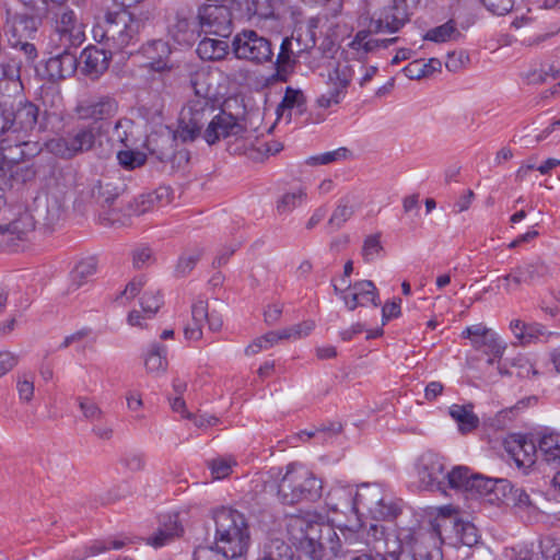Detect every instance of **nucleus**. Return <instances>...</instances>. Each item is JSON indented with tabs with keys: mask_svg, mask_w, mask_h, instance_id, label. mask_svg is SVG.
I'll list each match as a JSON object with an SVG mask.
<instances>
[{
	"mask_svg": "<svg viewBox=\"0 0 560 560\" xmlns=\"http://www.w3.org/2000/svg\"><path fill=\"white\" fill-rule=\"evenodd\" d=\"M214 546L231 559L244 556L249 546V530L245 516L236 510L221 508L213 514Z\"/></svg>",
	"mask_w": 560,
	"mask_h": 560,
	"instance_id": "f257e3e1",
	"label": "nucleus"
},
{
	"mask_svg": "<svg viewBox=\"0 0 560 560\" xmlns=\"http://www.w3.org/2000/svg\"><path fill=\"white\" fill-rule=\"evenodd\" d=\"M323 482L307 468L290 464L277 485V495L283 504L315 501L322 495Z\"/></svg>",
	"mask_w": 560,
	"mask_h": 560,
	"instance_id": "f03ea898",
	"label": "nucleus"
},
{
	"mask_svg": "<svg viewBox=\"0 0 560 560\" xmlns=\"http://www.w3.org/2000/svg\"><path fill=\"white\" fill-rule=\"evenodd\" d=\"M102 127L90 124L73 128L62 136L50 139L46 147L54 155L70 160L101 145Z\"/></svg>",
	"mask_w": 560,
	"mask_h": 560,
	"instance_id": "7ed1b4c3",
	"label": "nucleus"
},
{
	"mask_svg": "<svg viewBox=\"0 0 560 560\" xmlns=\"http://www.w3.org/2000/svg\"><path fill=\"white\" fill-rule=\"evenodd\" d=\"M416 528H399L396 534L384 535L383 527L371 525L368 532L369 540L375 558L380 560H402L406 551L410 549L413 541H420L421 536Z\"/></svg>",
	"mask_w": 560,
	"mask_h": 560,
	"instance_id": "20e7f679",
	"label": "nucleus"
},
{
	"mask_svg": "<svg viewBox=\"0 0 560 560\" xmlns=\"http://www.w3.org/2000/svg\"><path fill=\"white\" fill-rule=\"evenodd\" d=\"M5 115L9 128L5 141L18 148L28 145V138L38 122V106L27 100L10 105L5 102Z\"/></svg>",
	"mask_w": 560,
	"mask_h": 560,
	"instance_id": "39448f33",
	"label": "nucleus"
},
{
	"mask_svg": "<svg viewBox=\"0 0 560 560\" xmlns=\"http://www.w3.org/2000/svg\"><path fill=\"white\" fill-rule=\"evenodd\" d=\"M393 7L382 11L377 18L363 14L359 19L362 27L355 35H374L381 32H399L408 21L409 11L419 0H393Z\"/></svg>",
	"mask_w": 560,
	"mask_h": 560,
	"instance_id": "423d86ee",
	"label": "nucleus"
},
{
	"mask_svg": "<svg viewBox=\"0 0 560 560\" xmlns=\"http://www.w3.org/2000/svg\"><path fill=\"white\" fill-rule=\"evenodd\" d=\"M360 511L374 520H393L399 514V506L390 494L377 483H363L357 489Z\"/></svg>",
	"mask_w": 560,
	"mask_h": 560,
	"instance_id": "0eeeda50",
	"label": "nucleus"
},
{
	"mask_svg": "<svg viewBox=\"0 0 560 560\" xmlns=\"http://www.w3.org/2000/svg\"><path fill=\"white\" fill-rule=\"evenodd\" d=\"M214 110L210 97H194L183 108L179 118L178 138L184 141H194L201 133V129Z\"/></svg>",
	"mask_w": 560,
	"mask_h": 560,
	"instance_id": "6e6552de",
	"label": "nucleus"
},
{
	"mask_svg": "<svg viewBox=\"0 0 560 560\" xmlns=\"http://www.w3.org/2000/svg\"><path fill=\"white\" fill-rule=\"evenodd\" d=\"M353 69L347 61H337L328 70L324 91L317 96V107L327 109L338 105L346 97L348 88L353 78Z\"/></svg>",
	"mask_w": 560,
	"mask_h": 560,
	"instance_id": "1a4fd4ad",
	"label": "nucleus"
},
{
	"mask_svg": "<svg viewBox=\"0 0 560 560\" xmlns=\"http://www.w3.org/2000/svg\"><path fill=\"white\" fill-rule=\"evenodd\" d=\"M323 524L311 516L290 517L288 534L293 545L311 558L317 556L320 547Z\"/></svg>",
	"mask_w": 560,
	"mask_h": 560,
	"instance_id": "9d476101",
	"label": "nucleus"
},
{
	"mask_svg": "<svg viewBox=\"0 0 560 560\" xmlns=\"http://www.w3.org/2000/svg\"><path fill=\"white\" fill-rule=\"evenodd\" d=\"M144 22L126 9L108 11L97 19L94 35H135L144 31Z\"/></svg>",
	"mask_w": 560,
	"mask_h": 560,
	"instance_id": "9b49d317",
	"label": "nucleus"
},
{
	"mask_svg": "<svg viewBox=\"0 0 560 560\" xmlns=\"http://www.w3.org/2000/svg\"><path fill=\"white\" fill-rule=\"evenodd\" d=\"M246 133L247 128L242 119L222 110L209 120L202 138L209 145H213L221 140L242 139Z\"/></svg>",
	"mask_w": 560,
	"mask_h": 560,
	"instance_id": "f8f14e48",
	"label": "nucleus"
},
{
	"mask_svg": "<svg viewBox=\"0 0 560 560\" xmlns=\"http://www.w3.org/2000/svg\"><path fill=\"white\" fill-rule=\"evenodd\" d=\"M416 469L421 487L431 491H445V463L439 454L424 452L417 459Z\"/></svg>",
	"mask_w": 560,
	"mask_h": 560,
	"instance_id": "ddd939ff",
	"label": "nucleus"
},
{
	"mask_svg": "<svg viewBox=\"0 0 560 560\" xmlns=\"http://www.w3.org/2000/svg\"><path fill=\"white\" fill-rule=\"evenodd\" d=\"M199 35H230L232 14L225 5L206 4L197 15Z\"/></svg>",
	"mask_w": 560,
	"mask_h": 560,
	"instance_id": "4468645a",
	"label": "nucleus"
},
{
	"mask_svg": "<svg viewBox=\"0 0 560 560\" xmlns=\"http://www.w3.org/2000/svg\"><path fill=\"white\" fill-rule=\"evenodd\" d=\"M462 338L469 339L475 350L487 355L502 357L506 349L498 334L482 323L466 327L462 331Z\"/></svg>",
	"mask_w": 560,
	"mask_h": 560,
	"instance_id": "2eb2a0df",
	"label": "nucleus"
},
{
	"mask_svg": "<svg viewBox=\"0 0 560 560\" xmlns=\"http://www.w3.org/2000/svg\"><path fill=\"white\" fill-rule=\"evenodd\" d=\"M118 103L110 96L91 97L80 101L74 112L81 120H92L96 122L109 119L118 113Z\"/></svg>",
	"mask_w": 560,
	"mask_h": 560,
	"instance_id": "dca6fc26",
	"label": "nucleus"
},
{
	"mask_svg": "<svg viewBox=\"0 0 560 560\" xmlns=\"http://www.w3.org/2000/svg\"><path fill=\"white\" fill-rule=\"evenodd\" d=\"M334 291L341 295L348 310L353 311L358 306H365L372 303L374 306L380 304L378 292L371 280H361L349 284L345 291L334 285Z\"/></svg>",
	"mask_w": 560,
	"mask_h": 560,
	"instance_id": "f3484780",
	"label": "nucleus"
},
{
	"mask_svg": "<svg viewBox=\"0 0 560 560\" xmlns=\"http://www.w3.org/2000/svg\"><path fill=\"white\" fill-rule=\"evenodd\" d=\"M233 51L238 59L262 62L272 55L271 45L267 37H234Z\"/></svg>",
	"mask_w": 560,
	"mask_h": 560,
	"instance_id": "a211bd4d",
	"label": "nucleus"
},
{
	"mask_svg": "<svg viewBox=\"0 0 560 560\" xmlns=\"http://www.w3.org/2000/svg\"><path fill=\"white\" fill-rule=\"evenodd\" d=\"M343 42L348 39V43H345L341 47V56L343 57L342 61H347L349 63V59L353 60H362L368 55L374 52L378 47H388L396 43L397 37H390L388 39H374L371 37H343Z\"/></svg>",
	"mask_w": 560,
	"mask_h": 560,
	"instance_id": "6ab92c4d",
	"label": "nucleus"
},
{
	"mask_svg": "<svg viewBox=\"0 0 560 560\" xmlns=\"http://www.w3.org/2000/svg\"><path fill=\"white\" fill-rule=\"evenodd\" d=\"M469 485L470 495L485 498L491 504L504 502V491L509 490V480L487 478L478 474L470 479Z\"/></svg>",
	"mask_w": 560,
	"mask_h": 560,
	"instance_id": "aec40b11",
	"label": "nucleus"
},
{
	"mask_svg": "<svg viewBox=\"0 0 560 560\" xmlns=\"http://www.w3.org/2000/svg\"><path fill=\"white\" fill-rule=\"evenodd\" d=\"M104 39L105 37H102L97 45H89L81 54L84 73L94 79L107 70L112 59V51L107 50Z\"/></svg>",
	"mask_w": 560,
	"mask_h": 560,
	"instance_id": "412c9836",
	"label": "nucleus"
},
{
	"mask_svg": "<svg viewBox=\"0 0 560 560\" xmlns=\"http://www.w3.org/2000/svg\"><path fill=\"white\" fill-rule=\"evenodd\" d=\"M505 451L518 467H530L537 457V446L533 440L521 434H512L504 441Z\"/></svg>",
	"mask_w": 560,
	"mask_h": 560,
	"instance_id": "4be33fe9",
	"label": "nucleus"
},
{
	"mask_svg": "<svg viewBox=\"0 0 560 560\" xmlns=\"http://www.w3.org/2000/svg\"><path fill=\"white\" fill-rule=\"evenodd\" d=\"M326 504L334 512H360V503L357 502V491H353L347 485L338 483L334 486L327 493Z\"/></svg>",
	"mask_w": 560,
	"mask_h": 560,
	"instance_id": "5701e85b",
	"label": "nucleus"
},
{
	"mask_svg": "<svg viewBox=\"0 0 560 560\" xmlns=\"http://www.w3.org/2000/svg\"><path fill=\"white\" fill-rule=\"evenodd\" d=\"M417 536H421V540L413 541L410 549L404 555L402 560H441L438 549L429 550V542L434 540V530L418 528Z\"/></svg>",
	"mask_w": 560,
	"mask_h": 560,
	"instance_id": "b1692460",
	"label": "nucleus"
},
{
	"mask_svg": "<svg viewBox=\"0 0 560 560\" xmlns=\"http://www.w3.org/2000/svg\"><path fill=\"white\" fill-rule=\"evenodd\" d=\"M166 353L167 349L163 345L154 342L150 346L143 354L144 369L149 375L159 377L166 373L168 365Z\"/></svg>",
	"mask_w": 560,
	"mask_h": 560,
	"instance_id": "393cba45",
	"label": "nucleus"
},
{
	"mask_svg": "<svg viewBox=\"0 0 560 560\" xmlns=\"http://www.w3.org/2000/svg\"><path fill=\"white\" fill-rule=\"evenodd\" d=\"M474 406L454 404L450 407V416L457 422L463 434L469 433L479 425V418L474 413Z\"/></svg>",
	"mask_w": 560,
	"mask_h": 560,
	"instance_id": "a878e982",
	"label": "nucleus"
},
{
	"mask_svg": "<svg viewBox=\"0 0 560 560\" xmlns=\"http://www.w3.org/2000/svg\"><path fill=\"white\" fill-rule=\"evenodd\" d=\"M145 56L152 60L151 66L154 70H163L166 68V59L171 55V46L167 40L160 37L150 40L144 46Z\"/></svg>",
	"mask_w": 560,
	"mask_h": 560,
	"instance_id": "bb28decb",
	"label": "nucleus"
},
{
	"mask_svg": "<svg viewBox=\"0 0 560 560\" xmlns=\"http://www.w3.org/2000/svg\"><path fill=\"white\" fill-rule=\"evenodd\" d=\"M355 212L354 198L345 196L338 201V205L334 209L330 218L327 221V228L330 231L339 230L348 222Z\"/></svg>",
	"mask_w": 560,
	"mask_h": 560,
	"instance_id": "cd10ccee",
	"label": "nucleus"
},
{
	"mask_svg": "<svg viewBox=\"0 0 560 560\" xmlns=\"http://www.w3.org/2000/svg\"><path fill=\"white\" fill-rule=\"evenodd\" d=\"M192 325H188L184 332L188 340H200L202 337V325L208 318V302L199 299L191 306Z\"/></svg>",
	"mask_w": 560,
	"mask_h": 560,
	"instance_id": "c85d7f7f",
	"label": "nucleus"
},
{
	"mask_svg": "<svg viewBox=\"0 0 560 560\" xmlns=\"http://www.w3.org/2000/svg\"><path fill=\"white\" fill-rule=\"evenodd\" d=\"M230 45L226 40L214 37H203L198 46L197 54L203 60H220L229 52Z\"/></svg>",
	"mask_w": 560,
	"mask_h": 560,
	"instance_id": "c756f323",
	"label": "nucleus"
},
{
	"mask_svg": "<svg viewBox=\"0 0 560 560\" xmlns=\"http://www.w3.org/2000/svg\"><path fill=\"white\" fill-rule=\"evenodd\" d=\"M538 452L548 465L553 468L560 467V435L555 433L542 435L537 447Z\"/></svg>",
	"mask_w": 560,
	"mask_h": 560,
	"instance_id": "7c9ffc66",
	"label": "nucleus"
},
{
	"mask_svg": "<svg viewBox=\"0 0 560 560\" xmlns=\"http://www.w3.org/2000/svg\"><path fill=\"white\" fill-rule=\"evenodd\" d=\"M441 61L436 58H431L428 61L423 59H416L406 66L402 71L410 80H420L432 75L435 71L441 69Z\"/></svg>",
	"mask_w": 560,
	"mask_h": 560,
	"instance_id": "2f4dec72",
	"label": "nucleus"
},
{
	"mask_svg": "<svg viewBox=\"0 0 560 560\" xmlns=\"http://www.w3.org/2000/svg\"><path fill=\"white\" fill-rule=\"evenodd\" d=\"M15 389L20 402L28 405L35 396V373L30 370L19 371L15 375Z\"/></svg>",
	"mask_w": 560,
	"mask_h": 560,
	"instance_id": "473e14b6",
	"label": "nucleus"
},
{
	"mask_svg": "<svg viewBox=\"0 0 560 560\" xmlns=\"http://www.w3.org/2000/svg\"><path fill=\"white\" fill-rule=\"evenodd\" d=\"M307 199L305 188L299 187L296 189L284 192L277 201V212L280 215H287L296 208L301 207Z\"/></svg>",
	"mask_w": 560,
	"mask_h": 560,
	"instance_id": "72a5a7b5",
	"label": "nucleus"
},
{
	"mask_svg": "<svg viewBox=\"0 0 560 560\" xmlns=\"http://www.w3.org/2000/svg\"><path fill=\"white\" fill-rule=\"evenodd\" d=\"M525 283H530L538 279L547 278L552 275L551 266L541 258H536L524 266H518Z\"/></svg>",
	"mask_w": 560,
	"mask_h": 560,
	"instance_id": "f704fd0d",
	"label": "nucleus"
},
{
	"mask_svg": "<svg viewBox=\"0 0 560 560\" xmlns=\"http://www.w3.org/2000/svg\"><path fill=\"white\" fill-rule=\"evenodd\" d=\"M257 560H292V550L281 539H271L266 542Z\"/></svg>",
	"mask_w": 560,
	"mask_h": 560,
	"instance_id": "c9c22d12",
	"label": "nucleus"
},
{
	"mask_svg": "<svg viewBox=\"0 0 560 560\" xmlns=\"http://www.w3.org/2000/svg\"><path fill=\"white\" fill-rule=\"evenodd\" d=\"M455 545L472 547L479 542L480 536L477 527L465 521H457L454 524Z\"/></svg>",
	"mask_w": 560,
	"mask_h": 560,
	"instance_id": "e433bc0d",
	"label": "nucleus"
},
{
	"mask_svg": "<svg viewBox=\"0 0 560 560\" xmlns=\"http://www.w3.org/2000/svg\"><path fill=\"white\" fill-rule=\"evenodd\" d=\"M514 337L522 345L532 342L534 339L544 335L542 327L534 324H526L521 319H513L510 324Z\"/></svg>",
	"mask_w": 560,
	"mask_h": 560,
	"instance_id": "4c0bfd02",
	"label": "nucleus"
},
{
	"mask_svg": "<svg viewBox=\"0 0 560 560\" xmlns=\"http://www.w3.org/2000/svg\"><path fill=\"white\" fill-rule=\"evenodd\" d=\"M316 44V37H284L280 51H284L290 57L299 56L305 51L312 54V48H315Z\"/></svg>",
	"mask_w": 560,
	"mask_h": 560,
	"instance_id": "58836bf2",
	"label": "nucleus"
},
{
	"mask_svg": "<svg viewBox=\"0 0 560 560\" xmlns=\"http://www.w3.org/2000/svg\"><path fill=\"white\" fill-rule=\"evenodd\" d=\"M476 474H470L469 469L465 466H456L451 471L446 472L445 487L468 493L470 488V479Z\"/></svg>",
	"mask_w": 560,
	"mask_h": 560,
	"instance_id": "ea45409f",
	"label": "nucleus"
},
{
	"mask_svg": "<svg viewBox=\"0 0 560 560\" xmlns=\"http://www.w3.org/2000/svg\"><path fill=\"white\" fill-rule=\"evenodd\" d=\"M96 268L97 262L93 257L79 261L71 272V285L79 289L96 272Z\"/></svg>",
	"mask_w": 560,
	"mask_h": 560,
	"instance_id": "a19ab883",
	"label": "nucleus"
},
{
	"mask_svg": "<svg viewBox=\"0 0 560 560\" xmlns=\"http://www.w3.org/2000/svg\"><path fill=\"white\" fill-rule=\"evenodd\" d=\"M12 35H25L37 32L39 20L26 14H15L9 21Z\"/></svg>",
	"mask_w": 560,
	"mask_h": 560,
	"instance_id": "79ce46f5",
	"label": "nucleus"
},
{
	"mask_svg": "<svg viewBox=\"0 0 560 560\" xmlns=\"http://www.w3.org/2000/svg\"><path fill=\"white\" fill-rule=\"evenodd\" d=\"M521 271L517 266L513 268L511 272L499 277L497 279L498 285L495 292L509 295L517 291L522 283H525Z\"/></svg>",
	"mask_w": 560,
	"mask_h": 560,
	"instance_id": "37998d69",
	"label": "nucleus"
},
{
	"mask_svg": "<svg viewBox=\"0 0 560 560\" xmlns=\"http://www.w3.org/2000/svg\"><path fill=\"white\" fill-rule=\"evenodd\" d=\"M8 159L9 156L4 155V160ZM14 159V156H10V162L5 163L3 166V168L7 167V172L9 173L12 180L16 183H26L33 179L35 176V171L24 163L13 162Z\"/></svg>",
	"mask_w": 560,
	"mask_h": 560,
	"instance_id": "c03bdc74",
	"label": "nucleus"
},
{
	"mask_svg": "<svg viewBox=\"0 0 560 560\" xmlns=\"http://www.w3.org/2000/svg\"><path fill=\"white\" fill-rule=\"evenodd\" d=\"M306 97L302 90L288 86L284 96L278 106L277 112L298 108L300 112L304 110Z\"/></svg>",
	"mask_w": 560,
	"mask_h": 560,
	"instance_id": "a18cd8bd",
	"label": "nucleus"
},
{
	"mask_svg": "<svg viewBox=\"0 0 560 560\" xmlns=\"http://www.w3.org/2000/svg\"><path fill=\"white\" fill-rule=\"evenodd\" d=\"M119 464L124 469L132 474L143 472L147 469L145 455L137 451L124 453L119 459Z\"/></svg>",
	"mask_w": 560,
	"mask_h": 560,
	"instance_id": "49530a36",
	"label": "nucleus"
},
{
	"mask_svg": "<svg viewBox=\"0 0 560 560\" xmlns=\"http://www.w3.org/2000/svg\"><path fill=\"white\" fill-rule=\"evenodd\" d=\"M202 255L203 249L200 247H194L185 250L178 259L176 272L180 276H186L195 268Z\"/></svg>",
	"mask_w": 560,
	"mask_h": 560,
	"instance_id": "de8ad7c7",
	"label": "nucleus"
},
{
	"mask_svg": "<svg viewBox=\"0 0 560 560\" xmlns=\"http://www.w3.org/2000/svg\"><path fill=\"white\" fill-rule=\"evenodd\" d=\"M282 340L281 332L279 331H269L264 336L256 338L245 350L246 354L254 355L260 352L261 350H267L273 347L276 343Z\"/></svg>",
	"mask_w": 560,
	"mask_h": 560,
	"instance_id": "09e8293b",
	"label": "nucleus"
},
{
	"mask_svg": "<svg viewBox=\"0 0 560 560\" xmlns=\"http://www.w3.org/2000/svg\"><path fill=\"white\" fill-rule=\"evenodd\" d=\"M350 154L351 153L347 148H338L334 151L310 156L306 159L305 163L311 166L327 165L336 161L347 160Z\"/></svg>",
	"mask_w": 560,
	"mask_h": 560,
	"instance_id": "8fccbe9b",
	"label": "nucleus"
},
{
	"mask_svg": "<svg viewBox=\"0 0 560 560\" xmlns=\"http://www.w3.org/2000/svg\"><path fill=\"white\" fill-rule=\"evenodd\" d=\"M315 328L313 320H304L280 330L282 340H298L307 337Z\"/></svg>",
	"mask_w": 560,
	"mask_h": 560,
	"instance_id": "3c124183",
	"label": "nucleus"
},
{
	"mask_svg": "<svg viewBox=\"0 0 560 560\" xmlns=\"http://www.w3.org/2000/svg\"><path fill=\"white\" fill-rule=\"evenodd\" d=\"M236 462L231 457H218L208 462V467L214 479H223L232 472Z\"/></svg>",
	"mask_w": 560,
	"mask_h": 560,
	"instance_id": "603ef678",
	"label": "nucleus"
},
{
	"mask_svg": "<svg viewBox=\"0 0 560 560\" xmlns=\"http://www.w3.org/2000/svg\"><path fill=\"white\" fill-rule=\"evenodd\" d=\"M210 75L206 71H198L191 75V85L195 91V97H210L213 98L214 94L210 89Z\"/></svg>",
	"mask_w": 560,
	"mask_h": 560,
	"instance_id": "864d4df0",
	"label": "nucleus"
},
{
	"mask_svg": "<svg viewBox=\"0 0 560 560\" xmlns=\"http://www.w3.org/2000/svg\"><path fill=\"white\" fill-rule=\"evenodd\" d=\"M117 159H118L119 164L127 170H133V168L140 167L147 161V156L144 153L139 152V151H132V150L119 151L117 153Z\"/></svg>",
	"mask_w": 560,
	"mask_h": 560,
	"instance_id": "5fc2aeb1",
	"label": "nucleus"
},
{
	"mask_svg": "<svg viewBox=\"0 0 560 560\" xmlns=\"http://www.w3.org/2000/svg\"><path fill=\"white\" fill-rule=\"evenodd\" d=\"M382 250L381 233L371 234L364 238L362 246V257L364 261H372Z\"/></svg>",
	"mask_w": 560,
	"mask_h": 560,
	"instance_id": "6e6d98bb",
	"label": "nucleus"
},
{
	"mask_svg": "<svg viewBox=\"0 0 560 560\" xmlns=\"http://www.w3.org/2000/svg\"><path fill=\"white\" fill-rule=\"evenodd\" d=\"M142 313L152 318L162 305V298L152 290L145 291L140 299Z\"/></svg>",
	"mask_w": 560,
	"mask_h": 560,
	"instance_id": "4d7b16f0",
	"label": "nucleus"
},
{
	"mask_svg": "<svg viewBox=\"0 0 560 560\" xmlns=\"http://www.w3.org/2000/svg\"><path fill=\"white\" fill-rule=\"evenodd\" d=\"M34 231V224L31 217L24 215L10 223L8 232L10 235H15L18 240L23 241L30 233Z\"/></svg>",
	"mask_w": 560,
	"mask_h": 560,
	"instance_id": "13d9d810",
	"label": "nucleus"
},
{
	"mask_svg": "<svg viewBox=\"0 0 560 560\" xmlns=\"http://www.w3.org/2000/svg\"><path fill=\"white\" fill-rule=\"evenodd\" d=\"M511 501L520 509H528L532 506L529 494L522 488H514L509 482V490L504 491V502Z\"/></svg>",
	"mask_w": 560,
	"mask_h": 560,
	"instance_id": "bf43d9fd",
	"label": "nucleus"
},
{
	"mask_svg": "<svg viewBox=\"0 0 560 560\" xmlns=\"http://www.w3.org/2000/svg\"><path fill=\"white\" fill-rule=\"evenodd\" d=\"M316 46L312 48V55L314 57H334V55L338 51L339 48L342 47L341 44H337L334 37H316Z\"/></svg>",
	"mask_w": 560,
	"mask_h": 560,
	"instance_id": "052dcab7",
	"label": "nucleus"
},
{
	"mask_svg": "<svg viewBox=\"0 0 560 560\" xmlns=\"http://www.w3.org/2000/svg\"><path fill=\"white\" fill-rule=\"evenodd\" d=\"M167 194L168 191L166 188H160L152 194L141 196L136 201L135 212L137 214H143L148 212L150 209H152L155 202L160 201L163 196H167Z\"/></svg>",
	"mask_w": 560,
	"mask_h": 560,
	"instance_id": "680f3d73",
	"label": "nucleus"
},
{
	"mask_svg": "<svg viewBox=\"0 0 560 560\" xmlns=\"http://www.w3.org/2000/svg\"><path fill=\"white\" fill-rule=\"evenodd\" d=\"M548 75H551L553 79L559 78L560 69H550L549 71H544L540 69H529L521 73V78L526 84H541L546 82Z\"/></svg>",
	"mask_w": 560,
	"mask_h": 560,
	"instance_id": "e2e57ef3",
	"label": "nucleus"
},
{
	"mask_svg": "<svg viewBox=\"0 0 560 560\" xmlns=\"http://www.w3.org/2000/svg\"><path fill=\"white\" fill-rule=\"evenodd\" d=\"M132 120L128 118L118 119L115 124L114 137L124 145L129 147L131 142L130 137L132 136Z\"/></svg>",
	"mask_w": 560,
	"mask_h": 560,
	"instance_id": "0e129e2a",
	"label": "nucleus"
},
{
	"mask_svg": "<svg viewBox=\"0 0 560 560\" xmlns=\"http://www.w3.org/2000/svg\"><path fill=\"white\" fill-rule=\"evenodd\" d=\"M58 32L60 35H84L83 30L77 28L75 15L71 11L61 14Z\"/></svg>",
	"mask_w": 560,
	"mask_h": 560,
	"instance_id": "69168bd1",
	"label": "nucleus"
},
{
	"mask_svg": "<svg viewBox=\"0 0 560 560\" xmlns=\"http://www.w3.org/2000/svg\"><path fill=\"white\" fill-rule=\"evenodd\" d=\"M229 558L217 546L198 547L194 553V560H226Z\"/></svg>",
	"mask_w": 560,
	"mask_h": 560,
	"instance_id": "338daca9",
	"label": "nucleus"
},
{
	"mask_svg": "<svg viewBox=\"0 0 560 560\" xmlns=\"http://www.w3.org/2000/svg\"><path fill=\"white\" fill-rule=\"evenodd\" d=\"M229 558L217 546L198 547L194 553V560H226Z\"/></svg>",
	"mask_w": 560,
	"mask_h": 560,
	"instance_id": "774afa93",
	"label": "nucleus"
}]
</instances>
